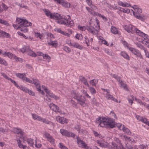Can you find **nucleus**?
<instances>
[{"label":"nucleus","instance_id":"nucleus-9","mask_svg":"<svg viewBox=\"0 0 149 149\" xmlns=\"http://www.w3.org/2000/svg\"><path fill=\"white\" fill-rule=\"evenodd\" d=\"M105 97L107 100H111L116 102H118V100L109 93H106L105 94Z\"/></svg>","mask_w":149,"mask_h":149},{"label":"nucleus","instance_id":"nucleus-61","mask_svg":"<svg viewBox=\"0 0 149 149\" xmlns=\"http://www.w3.org/2000/svg\"><path fill=\"white\" fill-rule=\"evenodd\" d=\"M71 103L73 107L75 108H77V104L74 100H72L71 101Z\"/></svg>","mask_w":149,"mask_h":149},{"label":"nucleus","instance_id":"nucleus-57","mask_svg":"<svg viewBox=\"0 0 149 149\" xmlns=\"http://www.w3.org/2000/svg\"><path fill=\"white\" fill-rule=\"evenodd\" d=\"M104 52L106 53L109 55L111 56L112 55V53L110 50L109 49H105L104 50Z\"/></svg>","mask_w":149,"mask_h":149},{"label":"nucleus","instance_id":"nucleus-51","mask_svg":"<svg viewBox=\"0 0 149 149\" xmlns=\"http://www.w3.org/2000/svg\"><path fill=\"white\" fill-rule=\"evenodd\" d=\"M59 147L61 149H68L66 146H64L61 143H60L59 144Z\"/></svg>","mask_w":149,"mask_h":149},{"label":"nucleus","instance_id":"nucleus-42","mask_svg":"<svg viewBox=\"0 0 149 149\" xmlns=\"http://www.w3.org/2000/svg\"><path fill=\"white\" fill-rule=\"evenodd\" d=\"M47 140L48 141H49L50 143L52 144H54L55 143V139L52 136H51L50 138L47 139Z\"/></svg>","mask_w":149,"mask_h":149},{"label":"nucleus","instance_id":"nucleus-2","mask_svg":"<svg viewBox=\"0 0 149 149\" xmlns=\"http://www.w3.org/2000/svg\"><path fill=\"white\" fill-rule=\"evenodd\" d=\"M16 21L18 24H20L19 30L24 33L28 31V30L27 27V26H31V23L29 22L26 19L17 17Z\"/></svg>","mask_w":149,"mask_h":149},{"label":"nucleus","instance_id":"nucleus-64","mask_svg":"<svg viewBox=\"0 0 149 149\" xmlns=\"http://www.w3.org/2000/svg\"><path fill=\"white\" fill-rule=\"evenodd\" d=\"M93 132V134L95 137H97L99 138L101 136L100 134H99L97 132L95 131H94Z\"/></svg>","mask_w":149,"mask_h":149},{"label":"nucleus","instance_id":"nucleus-34","mask_svg":"<svg viewBox=\"0 0 149 149\" xmlns=\"http://www.w3.org/2000/svg\"><path fill=\"white\" fill-rule=\"evenodd\" d=\"M24 75L23 74L21 73H16V75L20 79H22L23 80H24V78L25 76L24 75H25V73H24Z\"/></svg>","mask_w":149,"mask_h":149},{"label":"nucleus","instance_id":"nucleus-11","mask_svg":"<svg viewBox=\"0 0 149 149\" xmlns=\"http://www.w3.org/2000/svg\"><path fill=\"white\" fill-rule=\"evenodd\" d=\"M136 29V30L135 32L136 33L138 34L139 36L143 37V39L146 38L147 37H148V36L147 34L141 32L140 30H139L137 28V29Z\"/></svg>","mask_w":149,"mask_h":149},{"label":"nucleus","instance_id":"nucleus-46","mask_svg":"<svg viewBox=\"0 0 149 149\" xmlns=\"http://www.w3.org/2000/svg\"><path fill=\"white\" fill-rule=\"evenodd\" d=\"M63 49L66 52L69 53L70 52L71 50V49L68 47L67 46H65L63 48Z\"/></svg>","mask_w":149,"mask_h":149},{"label":"nucleus","instance_id":"nucleus-31","mask_svg":"<svg viewBox=\"0 0 149 149\" xmlns=\"http://www.w3.org/2000/svg\"><path fill=\"white\" fill-rule=\"evenodd\" d=\"M72 46L76 48H78L79 49H82L83 47L77 43H74V44H72Z\"/></svg>","mask_w":149,"mask_h":149},{"label":"nucleus","instance_id":"nucleus-21","mask_svg":"<svg viewBox=\"0 0 149 149\" xmlns=\"http://www.w3.org/2000/svg\"><path fill=\"white\" fill-rule=\"evenodd\" d=\"M80 79L82 82L87 87H89V85L86 79L83 77H80Z\"/></svg>","mask_w":149,"mask_h":149},{"label":"nucleus","instance_id":"nucleus-12","mask_svg":"<svg viewBox=\"0 0 149 149\" xmlns=\"http://www.w3.org/2000/svg\"><path fill=\"white\" fill-rule=\"evenodd\" d=\"M12 131L15 134H20L22 135V132L20 128H17L16 127H14L12 130Z\"/></svg>","mask_w":149,"mask_h":149},{"label":"nucleus","instance_id":"nucleus-24","mask_svg":"<svg viewBox=\"0 0 149 149\" xmlns=\"http://www.w3.org/2000/svg\"><path fill=\"white\" fill-rule=\"evenodd\" d=\"M88 87V89L90 91V93L91 94L93 95H94L96 93V90L93 87L91 86H89V87Z\"/></svg>","mask_w":149,"mask_h":149},{"label":"nucleus","instance_id":"nucleus-41","mask_svg":"<svg viewBox=\"0 0 149 149\" xmlns=\"http://www.w3.org/2000/svg\"><path fill=\"white\" fill-rule=\"evenodd\" d=\"M26 93H28L30 95L33 96H34L35 95V93L34 92L28 88L26 92Z\"/></svg>","mask_w":149,"mask_h":149},{"label":"nucleus","instance_id":"nucleus-56","mask_svg":"<svg viewBox=\"0 0 149 149\" xmlns=\"http://www.w3.org/2000/svg\"><path fill=\"white\" fill-rule=\"evenodd\" d=\"M136 102L139 104H140V105H143L144 106H145L146 104V103L145 102H142L141 100L139 99H138Z\"/></svg>","mask_w":149,"mask_h":149},{"label":"nucleus","instance_id":"nucleus-30","mask_svg":"<svg viewBox=\"0 0 149 149\" xmlns=\"http://www.w3.org/2000/svg\"><path fill=\"white\" fill-rule=\"evenodd\" d=\"M32 79L33 81H32V83H31L32 84H34L36 86H37L39 85V81L38 79L33 78Z\"/></svg>","mask_w":149,"mask_h":149},{"label":"nucleus","instance_id":"nucleus-58","mask_svg":"<svg viewBox=\"0 0 149 149\" xmlns=\"http://www.w3.org/2000/svg\"><path fill=\"white\" fill-rule=\"evenodd\" d=\"M17 33L18 35L20 36H23V37H24L25 39H27L28 38V37H27L24 34L21 33V32H18Z\"/></svg>","mask_w":149,"mask_h":149},{"label":"nucleus","instance_id":"nucleus-26","mask_svg":"<svg viewBox=\"0 0 149 149\" xmlns=\"http://www.w3.org/2000/svg\"><path fill=\"white\" fill-rule=\"evenodd\" d=\"M33 139L31 138H28L27 139V141L28 144L30 146L32 147H33L34 142L33 141Z\"/></svg>","mask_w":149,"mask_h":149},{"label":"nucleus","instance_id":"nucleus-60","mask_svg":"<svg viewBox=\"0 0 149 149\" xmlns=\"http://www.w3.org/2000/svg\"><path fill=\"white\" fill-rule=\"evenodd\" d=\"M78 27L80 30L82 31H84L86 29V27L84 26H81L79 25L78 26Z\"/></svg>","mask_w":149,"mask_h":149},{"label":"nucleus","instance_id":"nucleus-8","mask_svg":"<svg viewBox=\"0 0 149 149\" xmlns=\"http://www.w3.org/2000/svg\"><path fill=\"white\" fill-rule=\"evenodd\" d=\"M77 141V143L79 145L81 144L83 148H86V144L83 140L81 139L78 136L76 138Z\"/></svg>","mask_w":149,"mask_h":149},{"label":"nucleus","instance_id":"nucleus-44","mask_svg":"<svg viewBox=\"0 0 149 149\" xmlns=\"http://www.w3.org/2000/svg\"><path fill=\"white\" fill-rule=\"evenodd\" d=\"M0 64H3L5 66H6L7 65V63L6 61L1 57H0Z\"/></svg>","mask_w":149,"mask_h":149},{"label":"nucleus","instance_id":"nucleus-27","mask_svg":"<svg viewBox=\"0 0 149 149\" xmlns=\"http://www.w3.org/2000/svg\"><path fill=\"white\" fill-rule=\"evenodd\" d=\"M111 31L112 33L114 34H119V32L116 28L112 26L111 27Z\"/></svg>","mask_w":149,"mask_h":149},{"label":"nucleus","instance_id":"nucleus-10","mask_svg":"<svg viewBox=\"0 0 149 149\" xmlns=\"http://www.w3.org/2000/svg\"><path fill=\"white\" fill-rule=\"evenodd\" d=\"M86 29L89 32L91 33L93 35H95V31H97V30L96 29L91 26H87Z\"/></svg>","mask_w":149,"mask_h":149},{"label":"nucleus","instance_id":"nucleus-13","mask_svg":"<svg viewBox=\"0 0 149 149\" xmlns=\"http://www.w3.org/2000/svg\"><path fill=\"white\" fill-rule=\"evenodd\" d=\"M60 132L61 134L65 136L68 137L69 135V133L70 132H69L67 130L64 129H61L60 130Z\"/></svg>","mask_w":149,"mask_h":149},{"label":"nucleus","instance_id":"nucleus-7","mask_svg":"<svg viewBox=\"0 0 149 149\" xmlns=\"http://www.w3.org/2000/svg\"><path fill=\"white\" fill-rule=\"evenodd\" d=\"M133 14L136 18L142 21H144L146 19V17L145 16L141 15L136 12H133Z\"/></svg>","mask_w":149,"mask_h":149},{"label":"nucleus","instance_id":"nucleus-29","mask_svg":"<svg viewBox=\"0 0 149 149\" xmlns=\"http://www.w3.org/2000/svg\"><path fill=\"white\" fill-rule=\"evenodd\" d=\"M32 116L33 118L35 120H37L40 121L41 117L38 116L36 114L32 113Z\"/></svg>","mask_w":149,"mask_h":149},{"label":"nucleus","instance_id":"nucleus-32","mask_svg":"<svg viewBox=\"0 0 149 149\" xmlns=\"http://www.w3.org/2000/svg\"><path fill=\"white\" fill-rule=\"evenodd\" d=\"M82 92L84 95L83 96H84L85 97H86L87 98L91 99V96L88 95L86 91L83 90L82 91Z\"/></svg>","mask_w":149,"mask_h":149},{"label":"nucleus","instance_id":"nucleus-16","mask_svg":"<svg viewBox=\"0 0 149 149\" xmlns=\"http://www.w3.org/2000/svg\"><path fill=\"white\" fill-rule=\"evenodd\" d=\"M50 42H48V44L49 45L52 46L53 47H56L57 45L58 44V42L56 40H54V41H52L51 39H50Z\"/></svg>","mask_w":149,"mask_h":149},{"label":"nucleus","instance_id":"nucleus-35","mask_svg":"<svg viewBox=\"0 0 149 149\" xmlns=\"http://www.w3.org/2000/svg\"><path fill=\"white\" fill-rule=\"evenodd\" d=\"M98 82L97 79H94L90 81L89 83L91 84L93 86H96V84Z\"/></svg>","mask_w":149,"mask_h":149},{"label":"nucleus","instance_id":"nucleus-14","mask_svg":"<svg viewBox=\"0 0 149 149\" xmlns=\"http://www.w3.org/2000/svg\"><path fill=\"white\" fill-rule=\"evenodd\" d=\"M42 10L47 17H49V18L51 19V18H52L53 13H52L48 9H42Z\"/></svg>","mask_w":149,"mask_h":149},{"label":"nucleus","instance_id":"nucleus-55","mask_svg":"<svg viewBox=\"0 0 149 149\" xmlns=\"http://www.w3.org/2000/svg\"><path fill=\"white\" fill-rule=\"evenodd\" d=\"M110 114L114 118L117 119V117L116 115L113 111H111Z\"/></svg>","mask_w":149,"mask_h":149},{"label":"nucleus","instance_id":"nucleus-22","mask_svg":"<svg viewBox=\"0 0 149 149\" xmlns=\"http://www.w3.org/2000/svg\"><path fill=\"white\" fill-rule=\"evenodd\" d=\"M142 43L146 45L147 47L149 48V39L148 38V37L144 38V39L142 41Z\"/></svg>","mask_w":149,"mask_h":149},{"label":"nucleus","instance_id":"nucleus-3","mask_svg":"<svg viewBox=\"0 0 149 149\" xmlns=\"http://www.w3.org/2000/svg\"><path fill=\"white\" fill-rule=\"evenodd\" d=\"M76 99L77 101L78 104L83 107L85 106L86 100L84 96L80 94Z\"/></svg>","mask_w":149,"mask_h":149},{"label":"nucleus","instance_id":"nucleus-62","mask_svg":"<svg viewBox=\"0 0 149 149\" xmlns=\"http://www.w3.org/2000/svg\"><path fill=\"white\" fill-rule=\"evenodd\" d=\"M1 5L5 11H6L8 8V7L6 6V5L4 3H2Z\"/></svg>","mask_w":149,"mask_h":149},{"label":"nucleus","instance_id":"nucleus-59","mask_svg":"<svg viewBox=\"0 0 149 149\" xmlns=\"http://www.w3.org/2000/svg\"><path fill=\"white\" fill-rule=\"evenodd\" d=\"M123 44L124 45V46H125L127 47V49L129 50V48H131V47H129V44H128L127 42L125 41H123Z\"/></svg>","mask_w":149,"mask_h":149},{"label":"nucleus","instance_id":"nucleus-49","mask_svg":"<svg viewBox=\"0 0 149 149\" xmlns=\"http://www.w3.org/2000/svg\"><path fill=\"white\" fill-rule=\"evenodd\" d=\"M82 35L81 34L77 33L75 36V37L78 40H81L82 38Z\"/></svg>","mask_w":149,"mask_h":149},{"label":"nucleus","instance_id":"nucleus-19","mask_svg":"<svg viewBox=\"0 0 149 149\" xmlns=\"http://www.w3.org/2000/svg\"><path fill=\"white\" fill-rule=\"evenodd\" d=\"M17 141L18 143V146L20 148H22L23 149H28V147L26 146L23 145L22 144L21 141L20 139H17Z\"/></svg>","mask_w":149,"mask_h":149},{"label":"nucleus","instance_id":"nucleus-52","mask_svg":"<svg viewBox=\"0 0 149 149\" xmlns=\"http://www.w3.org/2000/svg\"><path fill=\"white\" fill-rule=\"evenodd\" d=\"M23 81H25L27 82H28L31 84L32 83V80L30 79L29 78H28L26 77H25L24 78V79Z\"/></svg>","mask_w":149,"mask_h":149},{"label":"nucleus","instance_id":"nucleus-63","mask_svg":"<svg viewBox=\"0 0 149 149\" xmlns=\"http://www.w3.org/2000/svg\"><path fill=\"white\" fill-rule=\"evenodd\" d=\"M91 101L92 102V103L96 105L97 104V102L96 101V99L94 97L91 100Z\"/></svg>","mask_w":149,"mask_h":149},{"label":"nucleus","instance_id":"nucleus-37","mask_svg":"<svg viewBox=\"0 0 149 149\" xmlns=\"http://www.w3.org/2000/svg\"><path fill=\"white\" fill-rule=\"evenodd\" d=\"M120 84V86L121 88H125V87L127 86V85L125 82L123 81H121Z\"/></svg>","mask_w":149,"mask_h":149},{"label":"nucleus","instance_id":"nucleus-48","mask_svg":"<svg viewBox=\"0 0 149 149\" xmlns=\"http://www.w3.org/2000/svg\"><path fill=\"white\" fill-rule=\"evenodd\" d=\"M74 129L77 131L79 133H80L81 126L79 125H76L74 127Z\"/></svg>","mask_w":149,"mask_h":149},{"label":"nucleus","instance_id":"nucleus-43","mask_svg":"<svg viewBox=\"0 0 149 149\" xmlns=\"http://www.w3.org/2000/svg\"><path fill=\"white\" fill-rule=\"evenodd\" d=\"M56 106V105L53 103H51L49 105V108L53 111H54L55 109V108Z\"/></svg>","mask_w":149,"mask_h":149},{"label":"nucleus","instance_id":"nucleus-53","mask_svg":"<svg viewBox=\"0 0 149 149\" xmlns=\"http://www.w3.org/2000/svg\"><path fill=\"white\" fill-rule=\"evenodd\" d=\"M44 135L45 137L47 139L50 138V137L52 136L49 133L46 132H45Z\"/></svg>","mask_w":149,"mask_h":149},{"label":"nucleus","instance_id":"nucleus-15","mask_svg":"<svg viewBox=\"0 0 149 149\" xmlns=\"http://www.w3.org/2000/svg\"><path fill=\"white\" fill-rule=\"evenodd\" d=\"M6 37L8 38H10V35L9 33L4 31L2 30H0V37Z\"/></svg>","mask_w":149,"mask_h":149},{"label":"nucleus","instance_id":"nucleus-54","mask_svg":"<svg viewBox=\"0 0 149 149\" xmlns=\"http://www.w3.org/2000/svg\"><path fill=\"white\" fill-rule=\"evenodd\" d=\"M35 36L36 37L39 38L40 39L42 36V34H41L40 33H38V32H36L35 33Z\"/></svg>","mask_w":149,"mask_h":149},{"label":"nucleus","instance_id":"nucleus-40","mask_svg":"<svg viewBox=\"0 0 149 149\" xmlns=\"http://www.w3.org/2000/svg\"><path fill=\"white\" fill-rule=\"evenodd\" d=\"M68 123V120L64 117H62V118L61 120L60 123L64 124L65 123Z\"/></svg>","mask_w":149,"mask_h":149},{"label":"nucleus","instance_id":"nucleus-39","mask_svg":"<svg viewBox=\"0 0 149 149\" xmlns=\"http://www.w3.org/2000/svg\"><path fill=\"white\" fill-rule=\"evenodd\" d=\"M18 88H19L21 90L25 93L26 92L27 90L28 89L27 87L22 85L19 86Z\"/></svg>","mask_w":149,"mask_h":149},{"label":"nucleus","instance_id":"nucleus-5","mask_svg":"<svg viewBox=\"0 0 149 149\" xmlns=\"http://www.w3.org/2000/svg\"><path fill=\"white\" fill-rule=\"evenodd\" d=\"M136 29L137 28L134 26L132 25H129L125 28V29L128 33L133 34L135 31L136 32Z\"/></svg>","mask_w":149,"mask_h":149},{"label":"nucleus","instance_id":"nucleus-38","mask_svg":"<svg viewBox=\"0 0 149 149\" xmlns=\"http://www.w3.org/2000/svg\"><path fill=\"white\" fill-rule=\"evenodd\" d=\"M136 44L137 47L141 49H143V50H144L146 49V48H145L144 46L140 42H136Z\"/></svg>","mask_w":149,"mask_h":149},{"label":"nucleus","instance_id":"nucleus-4","mask_svg":"<svg viewBox=\"0 0 149 149\" xmlns=\"http://www.w3.org/2000/svg\"><path fill=\"white\" fill-rule=\"evenodd\" d=\"M129 50L134 55H136L137 57L140 58H142V56L141 55L140 52L135 48L131 47L129 48Z\"/></svg>","mask_w":149,"mask_h":149},{"label":"nucleus","instance_id":"nucleus-25","mask_svg":"<svg viewBox=\"0 0 149 149\" xmlns=\"http://www.w3.org/2000/svg\"><path fill=\"white\" fill-rule=\"evenodd\" d=\"M123 127L122 128V129H120V130H123V131L125 133H126L128 135H130L131 132L130 130L127 128H126L125 126L124 125H123Z\"/></svg>","mask_w":149,"mask_h":149},{"label":"nucleus","instance_id":"nucleus-23","mask_svg":"<svg viewBox=\"0 0 149 149\" xmlns=\"http://www.w3.org/2000/svg\"><path fill=\"white\" fill-rule=\"evenodd\" d=\"M80 94L78 92L75 90L72 91V95L73 98L76 99V98Z\"/></svg>","mask_w":149,"mask_h":149},{"label":"nucleus","instance_id":"nucleus-50","mask_svg":"<svg viewBox=\"0 0 149 149\" xmlns=\"http://www.w3.org/2000/svg\"><path fill=\"white\" fill-rule=\"evenodd\" d=\"M54 111L56 113H61V110L59 109V107L57 105L56 106L55 108V109L54 110Z\"/></svg>","mask_w":149,"mask_h":149},{"label":"nucleus","instance_id":"nucleus-20","mask_svg":"<svg viewBox=\"0 0 149 149\" xmlns=\"http://www.w3.org/2000/svg\"><path fill=\"white\" fill-rule=\"evenodd\" d=\"M52 17L51 19H53L57 20H59L61 19V16L60 15L57 13H53Z\"/></svg>","mask_w":149,"mask_h":149},{"label":"nucleus","instance_id":"nucleus-28","mask_svg":"<svg viewBox=\"0 0 149 149\" xmlns=\"http://www.w3.org/2000/svg\"><path fill=\"white\" fill-rule=\"evenodd\" d=\"M119 8V11L124 13H129L130 12V10L127 8H124L120 7Z\"/></svg>","mask_w":149,"mask_h":149},{"label":"nucleus","instance_id":"nucleus-45","mask_svg":"<svg viewBox=\"0 0 149 149\" xmlns=\"http://www.w3.org/2000/svg\"><path fill=\"white\" fill-rule=\"evenodd\" d=\"M28 47H29L27 46L26 47H23L22 49H20V51L22 53H24L25 52H26V53H27L28 51V50L27 49L28 48Z\"/></svg>","mask_w":149,"mask_h":149},{"label":"nucleus","instance_id":"nucleus-18","mask_svg":"<svg viewBox=\"0 0 149 149\" xmlns=\"http://www.w3.org/2000/svg\"><path fill=\"white\" fill-rule=\"evenodd\" d=\"M27 49L28 51L27 53L29 55L33 57H36L37 56L36 54L31 50L29 47H28Z\"/></svg>","mask_w":149,"mask_h":149},{"label":"nucleus","instance_id":"nucleus-36","mask_svg":"<svg viewBox=\"0 0 149 149\" xmlns=\"http://www.w3.org/2000/svg\"><path fill=\"white\" fill-rule=\"evenodd\" d=\"M40 121L44 123H45L47 124H49L50 121L46 118H44L42 117L41 118L40 120Z\"/></svg>","mask_w":149,"mask_h":149},{"label":"nucleus","instance_id":"nucleus-33","mask_svg":"<svg viewBox=\"0 0 149 149\" xmlns=\"http://www.w3.org/2000/svg\"><path fill=\"white\" fill-rule=\"evenodd\" d=\"M49 96L51 98H54L55 100H58L59 99V97L56 95L52 92H51V93H49Z\"/></svg>","mask_w":149,"mask_h":149},{"label":"nucleus","instance_id":"nucleus-6","mask_svg":"<svg viewBox=\"0 0 149 149\" xmlns=\"http://www.w3.org/2000/svg\"><path fill=\"white\" fill-rule=\"evenodd\" d=\"M56 2L61 5L65 8H69L70 7V3L64 0H57Z\"/></svg>","mask_w":149,"mask_h":149},{"label":"nucleus","instance_id":"nucleus-47","mask_svg":"<svg viewBox=\"0 0 149 149\" xmlns=\"http://www.w3.org/2000/svg\"><path fill=\"white\" fill-rule=\"evenodd\" d=\"M0 23L7 26L9 25V23L6 21L1 19H0Z\"/></svg>","mask_w":149,"mask_h":149},{"label":"nucleus","instance_id":"nucleus-1","mask_svg":"<svg viewBox=\"0 0 149 149\" xmlns=\"http://www.w3.org/2000/svg\"><path fill=\"white\" fill-rule=\"evenodd\" d=\"M96 122L102 127H105L108 128H113L115 127V120L108 117H100L96 119Z\"/></svg>","mask_w":149,"mask_h":149},{"label":"nucleus","instance_id":"nucleus-17","mask_svg":"<svg viewBox=\"0 0 149 149\" xmlns=\"http://www.w3.org/2000/svg\"><path fill=\"white\" fill-rule=\"evenodd\" d=\"M120 54L126 60L129 61L130 60L129 56L125 52L123 51L121 52Z\"/></svg>","mask_w":149,"mask_h":149}]
</instances>
